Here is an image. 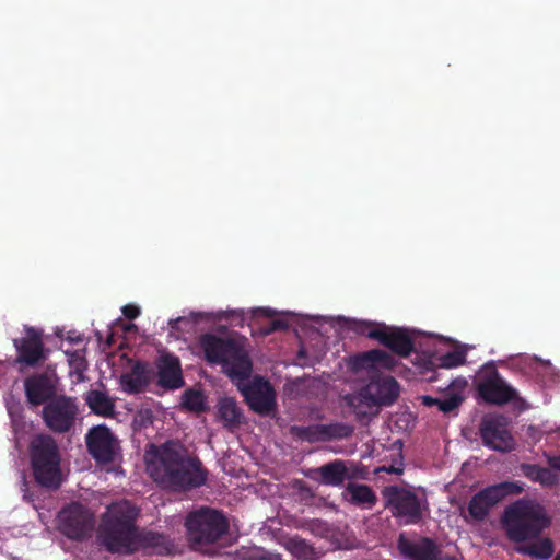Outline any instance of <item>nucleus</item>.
Listing matches in <instances>:
<instances>
[{
  "label": "nucleus",
  "mask_w": 560,
  "mask_h": 560,
  "mask_svg": "<svg viewBox=\"0 0 560 560\" xmlns=\"http://www.w3.org/2000/svg\"><path fill=\"white\" fill-rule=\"evenodd\" d=\"M153 416L150 409H141L136 416V422L142 427L152 423Z\"/></svg>",
  "instance_id": "nucleus-32"
},
{
  "label": "nucleus",
  "mask_w": 560,
  "mask_h": 560,
  "mask_svg": "<svg viewBox=\"0 0 560 560\" xmlns=\"http://www.w3.org/2000/svg\"><path fill=\"white\" fill-rule=\"evenodd\" d=\"M343 497L349 502L364 508H372L376 502V495L369 486L355 482L347 486Z\"/></svg>",
  "instance_id": "nucleus-23"
},
{
  "label": "nucleus",
  "mask_w": 560,
  "mask_h": 560,
  "mask_svg": "<svg viewBox=\"0 0 560 560\" xmlns=\"http://www.w3.org/2000/svg\"><path fill=\"white\" fill-rule=\"evenodd\" d=\"M78 415L77 399L68 396L51 398L43 408V418L46 425L58 433L70 431L78 419Z\"/></svg>",
  "instance_id": "nucleus-11"
},
{
  "label": "nucleus",
  "mask_w": 560,
  "mask_h": 560,
  "mask_svg": "<svg viewBox=\"0 0 560 560\" xmlns=\"http://www.w3.org/2000/svg\"><path fill=\"white\" fill-rule=\"evenodd\" d=\"M122 314L127 318L133 319L140 315V308L137 305H132V304L125 305L122 307Z\"/></svg>",
  "instance_id": "nucleus-33"
},
{
  "label": "nucleus",
  "mask_w": 560,
  "mask_h": 560,
  "mask_svg": "<svg viewBox=\"0 0 560 560\" xmlns=\"http://www.w3.org/2000/svg\"><path fill=\"white\" fill-rule=\"evenodd\" d=\"M316 428H312V427H308V428H304V427H294L293 428V431L300 435L301 438L303 439H307V440H311V436H312V432L315 430Z\"/></svg>",
  "instance_id": "nucleus-34"
},
{
  "label": "nucleus",
  "mask_w": 560,
  "mask_h": 560,
  "mask_svg": "<svg viewBox=\"0 0 560 560\" xmlns=\"http://www.w3.org/2000/svg\"><path fill=\"white\" fill-rule=\"evenodd\" d=\"M291 544L294 551L300 552V556H305L310 551L308 546L302 540H293Z\"/></svg>",
  "instance_id": "nucleus-35"
},
{
  "label": "nucleus",
  "mask_w": 560,
  "mask_h": 560,
  "mask_svg": "<svg viewBox=\"0 0 560 560\" xmlns=\"http://www.w3.org/2000/svg\"><path fill=\"white\" fill-rule=\"evenodd\" d=\"M347 323L353 331L378 340L401 357H407L413 350V345L407 330L401 328L387 327L384 324L361 320L355 318L339 317Z\"/></svg>",
  "instance_id": "nucleus-7"
},
{
  "label": "nucleus",
  "mask_w": 560,
  "mask_h": 560,
  "mask_svg": "<svg viewBox=\"0 0 560 560\" xmlns=\"http://www.w3.org/2000/svg\"><path fill=\"white\" fill-rule=\"evenodd\" d=\"M54 384L46 375L30 377L25 381L27 399L33 405L45 402L54 394Z\"/></svg>",
  "instance_id": "nucleus-22"
},
{
  "label": "nucleus",
  "mask_w": 560,
  "mask_h": 560,
  "mask_svg": "<svg viewBox=\"0 0 560 560\" xmlns=\"http://www.w3.org/2000/svg\"><path fill=\"white\" fill-rule=\"evenodd\" d=\"M396 364L395 359L383 350H370L350 359L352 370L392 369Z\"/></svg>",
  "instance_id": "nucleus-19"
},
{
  "label": "nucleus",
  "mask_w": 560,
  "mask_h": 560,
  "mask_svg": "<svg viewBox=\"0 0 560 560\" xmlns=\"http://www.w3.org/2000/svg\"><path fill=\"white\" fill-rule=\"evenodd\" d=\"M184 320H185V318H184V317H177V318H175V319H171L168 324L171 325V327H172V328H177V325H178L180 322H184Z\"/></svg>",
  "instance_id": "nucleus-40"
},
{
  "label": "nucleus",
  "mask_w": 560,
  "mask_h": 560,
  "mask_svg": "<svg viewBox=\"0 0 560 560\" xmlns=\"http://www.w3.org/2000/svg\"><path fill=\"white\" fill-rule=\"evenodd\" d=\"M217 420L228 430L233 431L243 423L244 415L237 401L232 397H221L215 405Z\"/></svg>",
  "instance_id": "nucleus-21"
},
{
  "label": "nucleus",
  "mask_w": 560,
  "mask_h": 560,
  "mask_svg": "<svg viewBox=\"0 0 560 560\" xmlns=\"http://www.w3.org/2000/svg\"><path fill=\"white\" fill-rule=\"evenodd\" d=\"M26 336L21 340H14L19 351L18 361L27 365H35L45 359L40 332L32 327L25 328Z\"/></svg>",
  "instance_id": "nucleus-17"
},
{
  "label": "nucleus",
  "mask_w": 560,
  "mask_h": 560,
  "mask_svg": "<svg viewBox=\"0 0 560 560\" xmlns=\"http://www.w3.org/2000/svg\"><path fill=\"white\" fill-rule=\"evenodd\" d=\"M21 478H22V487H25L26 486L25 475H22Z\"/></svg>",
  "instance_id": "nucleus-45"
},
{
  "label": "nucleus",
  "mask_w": 560,
  "mask_h": 560,
  "mask_svg": "<svg viewBox=\"0 0 560 560\" xmlns=\"http://www.w3.org/2000/svg\"><path fill=\"white\" fill-rule=\"evenodd\" d=\"M547 462L553 469L560 470V455L559 456H548Z\"/></svg>",
  "instance_id": "nucleus-38"
},
{
  "label": "nucleus",
  "mask_w": 560,
  "mask_h": 560,
  "mask_svg": "<svg viewBox=\"0 0 560 560\" xmlns=\"http://www.w3.org/2000/svg\"><path fill=\"white\" fill-rule=\"evenodd\" d=\"M399 384L390 376L372 380L358 393L347 396V402L359 419L374 417L382 406H390L399 396Z\"/></svg>",
  "instance_id": "nucleus-5"
},
{
  "label": "nucleus",
  "mask_w": 560,
  "mask_h": 560,
  "mask_svg": "<svg viewBox=\"0 0 560 560\" xmlns=\"http://www.w3.org/2000/svg\"><path fill=\"white\" fill-rule=\"evenodd\" d=\"M151 373L148 366L137 362L131 369L120 375V387L127 394H139L145 389L150 382Z\"/></svg>",
  "instance_id": "nucleus-20"
},
{
  "label": "nucleus",
  "mask_w": 560,
  "mask_h": 560,
  "mask_svg": "<svg viewBox=\"0 0 560 560\" xmlns=\"http://www.w3.org/2000/svg\"><path fill=\"white\" fill-rule=\"evenodd\" d=\"M383 497L393 515L404 524L418 523L427 510L424 497L418 495L405 488L397 486L386 487L383 490Z\"/></svg>",
  "instance_id": "nucleus-10"
},
{
  "label": "nucleus",
  "mask_w": 560,
  "mask_h": 560,
  "mask_svg": "<svg viewBox=\"0 0 560 560\" xmlns=\"http://www.w3.org/2000/svg\"><path fill=\"white\" fill-rule=\"evenodd\" d=\"M250 312L253 313V315H262L265 317H272L276 313L273 310L268 307H257L253 308Z\"/></svg>",
  "instance_id": "nucleus-36"
},
{
  "label": "nucleus",
  "mask_w": 560,
  "mask_h": 560,
  "mask_svg": "<svg viewBox=\"0 0 560 560\" xmlns=\"http://www.w3.org/2000/svg\"><path fill=\"white\" fill-rule=\"evenodd\" d=\"M521 491L522 487L514 482H501L488 487L471 498L468 505L469 516L475 521H481L505 495Z\"/></svg>",
  "instance_id": "nucleus-12"
},
{
  "label": "nucleus",
  "mask_w": 560,
  "mask_h": 560,
  "mask_svg": "<svg viewBox=\"0 0 560 560\" xmlns=\"http://www.w3.org/2000/svg\"><path fill=\"white\" fill-rule=\"evenodd\" d=\"M521 470L524 476L545 487H551L558 482V475L549 468L533 464H524L521 466Z\"/></svg>",
  "instance_id": "nucleus-26"
},
{
  "label": "nucleus",
  "mask_w": 560,
  "mask_h": 560,
  "mask_svg": "<svg viewBox=\"0 0 560 560\" xmlns=\"http://www.w3.org/2000/svg\"><path fill=\"white\" fill-rule=\"evenodd\" d=\"M137 516V508L128 501L109 505L98 529L102 545L110 552L129 553L140 548L158 553L170 552L171 546L164 535L138 529L135 524Z\"/></svg>",
  "instance_id": "nucleus-2"
},
{
  "label": "nucleus",
  "mask_w": 560,
  "mask_h": 560,
  "mask_svg": "<svg viewBox=\"0 0 560 560\" xmlns=\"http://www.w3.org/2000/svg\"><path fill=\"white\" fill-rule=\"evenodd\" d=\"M475 384L479 396L487 402L504 405L520 400L516 389L500 375L493 361L481 366Z\"/></svg>",
  "instance_id": "nucleus-9"
},
{
  "label": "nucleus",
  "mask_w": 560,
  "mask_h": 560,
  "mask_svg": "<svg viewBox=\"0 0 560 560\" xmlns=\"http://www.w3.org/2000/svg\"><path fill=\"white\" fill-rule=\"evenodd\" d=\"M191 316H192L194 318H196V319H197V318H199V317H200V318H201V317H205L206 315H205V314H202V313H191Z\"/></svg>",
  "instance_id": "nucleus-43"
},
{
  "label": "nucleus",
  "mask_w": 560,
  "mask_h": 560,
  "mask_svg": "<svg viewBox=\"0 0 560 560\" xmlns=\"http://www.w3.org/2000/svg\"><path fill=\"white\" fill-rule=\"evenodd\" d=\"M398 549L406 560H439L440 550L429 538L408 539L401 535Z\"/></svg>",
  "instance_id": "nucleus-16"
},
{
  "label": "nucleus",
  "mask_w": 560,
  "mask_h": 560,
  "mask_svg": "<svg viewBox=\"0 0 560 560\" xmlns=\"http://www.w3.org/2000/svg\"><path fill=\"white\" fill-rule=\"evenodd\" d=\"M85 401L100 416L112 417L115 413V401L105 392L91 390L86 394Z\"/></svg>",
  "instance_id": "nucleus-24"
},
{
  "label": "nucleus",
  "mask_w": 560,
  "mask_h": 560,
  "mask_svg": "<svg viewBox=\"0 0 560 560\" xmlns=\"http://www.w3.org/2000/svg\"><path fill=\"white\" fill-rule=\"evenodd\" d=\"M537 361L540 363V365H541L544 369H546V370H551V364H550V362H549V361H541V360H537Z\"/></svg>",
  "instance_id": "nucleus-41"
},
{
  "label": "nucleus",
  "mask_w": 560,
  "mask_h": 560,
  "mask_svg": "<svg viewBox=\"0 0 560 560\" xmlns=\"http://www.w3.org/2000/svg\"><path fill=\"white\" fill-rule=\"evenodd\" d=\"M30 452L36 481L45 487H58L60 457L55 440L49 435H36L31 442Z\"/></svg>",
  "instance_id": "nucleus-6"
},
{
  "label": "nucleus",
  "mask_w": 560,
  "mask_h": 560,
  "mask_svg": "<svg viewBox=\"0 0 560 560\" xmlns=\"http://www.w3.org/2000/svg\"><path fill=\"white\" fill-rule=\"evenodd\" d=\"M516 551L538 559H548L553 552V547L550 539L541 538L527 546L516 547Z\"/></svg>",
  "instance_id": "nucleus-27"
},
{
  "label": "nucleus",
  "mask_w": 560,
  "mask_h": 560,
  "mask_svg": "<svg viewBox=\"0 0 560 560\" xmlns=\"http://www.w3.org/2000/svg\"><path fill=\"white\" fill-rule=\"evenodd\" d=\"M147 471L163 488L179 491L197 488L206 480L200 463L186 455L175 442L160 447L150 445L145 453Z\"/></svg>",
  "instance_id": "nucleus-3"
},
{
  "label": "nucleus",
  "mask_w": 560,
  "mask_h": 560,
  "mask_svg": "<svg viewBox=\"0 0 560 560\" xmlns=\"http://www.w3.org/2000/svg\"><path fill=\"white\" fill-rule=\"evenodd\" d=\"M59 529L71 539H82L94 526L93 514L81 504H71L58 515Z\"/></svg>",
  "instance_id": "nucleus-13"
},
{
  "label": "nucleus",
  "mask_w": 560,
  "mask_h": 560,
  "mask_svg": "<svg viewBox=\"0 0 560 560\" xmlns=\"http://www.w3.org/2000/svg\"><path fill=\"white\" fill-rule=\"evenodd\" d=\"M352 432V429L349 428V427H342L340 428V431L337 432L336 430H334L332 434L335 435H339V436H347L349 435L350 433Z\"/></svg>",
  "instance_id": "nucleus-39"
},
{
  "label": "nucleus",
  "mask_w": 560,
  "mask_h": 560,
  "mask_svg": "<svg viewBox=\"0 0 560 560\" xmlns=\"http://www.w3.org/2000/svg\"><path fill=\"white\" fill-rule=\"evenodd\" d=\"M454 385L455 386H459V387H464L466 385V381L465 380H457L454 382Z\"/></svg>",
  "instance_id": "nucleus-42"
},
{
  "label": "nucleus",
  "mask_w": 560,
  "mask_h": 560,
  "mask_svg": "<svg viewBox=\"0 0 560 560\" xmlns=\"http://www.w3.org/2000/svg\"><path fill=\"white\" fill-rule=\"evenodd\" d=\"M480 436L483 444L497 452H510L515 442L503 416H488L480 424Z\"/></svg>",
  "instance_id": "nucleus-14"
},
{
  "label": "nucleus",
  "mask_w": 560,
  "mask_h": 560,
  "mask_svg": "<svg viewBox=\"0 0 560 560\" xmlns=\"http://www.w3.org/2000/svg\"><path fill=\"white\" fill-rule=\"evenodd\" d=\"M439 560H456L455 558H452V557H443L441 556V552L439 553Z\"/></svg>",
  "instance_id": "nucleus-44"
},
{
  "label": "nucleus",
  "mask_w": 560,
  "mask_h": 560,
  "mask_svg": "<svg viewBox=\"0 0 560 560\" xmlns=\"http://www.w3.org/2000/svg\"><path fill=\"white\" fill-rule=\"evenodd\" d=\"M86 444L91 455L100 463L113 462L118 453V442L104 425H97L86 434Z\"/></svg>",
  "instance_id": "nucleus-15"
},
{
  "label": "nucleus",
  "mask_w": 560,
  "mask_h": 560,
  "mask_svg": "<svg viewBox=\"0 0 560 560\" xmlns=\"http://www.w3.org/2000/svg\"><path fill=\"white\" fill-rule=\"evenodd\" d=\"M182 404L189 410L199 411L203 408L205 398L200 392L187 390L183 395Z\"/></svg>",
  "instance_id": "nucleus-30"
},
{
  "label": "nucleus",
  "mask_w": 560,
  "mask_h": 560,
  "mask_svg": "<svg viewBox=\"0 0 560 560\" xmlns=\"http://www.w3.org/2000/svg\"><path fill=\"white\" fill-rule=\"evenodd\" d=\"M324 485L340 486L348 476V469L342 460H334L317 469Z\"/></svg>",
  "instance_id": "nucleus-25"
},
{
  "label": "nucleus",
  "mask_w": 560,
  "mask_h": 560,
  "mask_svg": "<svg viewBox=\"0 0 560 560\" xmlns=\"http://www.w3.org/2000/svg\"><path fill=\"white\" fill-rule=\"evenodd\" d=\"M68 354V362L71 369V373H75L79 377L86 370V361L82 352L75 351Z\"/></svg>",
  "instance_id": "nucleus-31"
},
{
  "label": "nucleus",
  "mask_w": 560,
  "mask_h": 560,
  "mask_svg": "<svg viewBox=\"0 0 560 560\" xmlns=\"http://www.w3.org/2000/svg\"><path fill=\"white\" fill-rule=\"evenodd\" d=\"M466 361V352L455 350L443 354L439 358V366L444 369H453L464 364Z\"/></svg>",
  "instance_id": "nucleus-29"
},
{
  "label": "nucleus",
  "mask_w": 560,
  "mask_h": 560,
  "mask_svg": "<svg viewBox=\"0 0 560 560\" xmlns=\"http://www.w3.org/2000/svg\"><path fill=\"white\" fill-rule=\"evenodd\" d=\"M501 522L508 538L515 542L535 540L550 524L540 503L524 499L508 506Z\"/></svg>",
  "instance_id": "nucleus-4"
},
{
  "label": "nucleus",
  "mask_w": 560,
  "mask_h": 560,
  "mask_svg": "<svg viewBox=\"0 0 560 560\" xmlns=\"http://www.w3.org/2000/svg\"><path fill=\"white\" fill-rule=\"evenodd\" d=\"M200 345L207 360L221 364L224 373L236 383L250 409L260 415H269L275 410L276 393L268 381L256 376L245 383L252 372V362L241 343L205 335Z\"/></svg>",
  "instance_id": "nucleus-1"
},
{
  "label": "nucleus",
  "mask_w": 560,
  "mask_h": 560,
  "mask_svg": "<svg viewBox=\"0 0 560 560\" xmlns=\"http://www.w3.org/2000/svg\"><path fill=\"white\" fill-rule=\"evenodd\" d=\"M158 384L164 388L176 389L184 385L178 358L165 354L158 361Z\"/></svg>",
  "instance_id": "nucleus-18"
},
{
  "label": "nucleus",
  "mask_w": 560,
  "mask_h": 560,
  "mask_svg": "<svg viewBox=\"0 0 560 560\" xmlns=\"http://www.w3.org/2000/svg\"><path fill=\"white\" fill-rule=\"evenodd\" d=\"M186 527L194 548L201 549L203 545L218 540L228 530V522L215 510L200 509L187 516Z\"/></svg>",
  "instance_id": "nucleus-8"
},
{
  "label": "nucleus",
  "mask_w": 560,
  "mask_h": 560,
  "mask_svg": "<svg viewBox=\"0 0 560 560\" xmlns=\"http://www.w3.org/2000/svg\"><path fill=\"white\" fill-rule=\"evenodd\" d=\"M422 400L425 406L436 405L441 411L450 412L460 405V402L463 401V397L458 394H453L445 399H438L432 398L430 396H423Z\"/></svg>",
  "instance_id": "nucleus-28"
},
{
  "label": "nucleus",
  "mask_w": 560,
  "mask_h": 560,
  "mask_svg": "<svg viewBox=\"0 0 560 560\" xmlns=\"http://www.w3.org/2000/svg\"><path fill=\"white\" fill-rule=\"evenodd\" d=\"M287 328V324L281 319H275L272 320L270 327L265 331V334H269L271 331Z\"/></svg>",
  "instance_id": "nucleus-37"
},
{
  "label": "nucleus",
  "mask_w": 560,
  "mask_h": 560,
  "mask_svg": "<svg viewBox=\"0 0 560 560\" xmlns=\"http://www.w3.org/2000/svg\"><path fill=\"white\" fill-rule=\"evenodd\" d=\"M555 560H560V555H558V556L555 558Z\"/></svg>",
  "instance_id": "nucleus-46"
}]
</instances>
